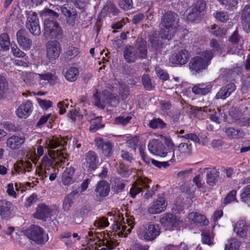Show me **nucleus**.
Masks as SVG:
<instances>
[{"instance_id": "1", "label": "nucleus", "mask_w": 250, "mask_h": 250, "mask_svg": "<svg viewBox=\"0 0 250 250\" xmlns=\"http://www.w3.org/2000/svg\"><path fill=\"white\" fill-rule=\"evenodd\" d=\"M177 14L168 11L162 16L160 23L162 38L170 40L175 35L180 25Z\"/></svg>"}, {"instance_id": "2", "label": "nucleus", "mask_w": 250, "mask_h": 250, "mask_svg": "<svg viewBox=\"0 0 250 250\" xmlns=\"http://www.w3.org/2000/svg\"><path fill=\"white\" fill-rule=\"evenodd\" d=\"M43 14L44 16L51 17V18H49L44 20L43 35L46 38L50 39L61 38L62 30L58 23L54 19L58 18L59 14L49 8L44 9Z\"/></svg>"}, {"instance_id": "3", "label": "nucleus", "mask_w": 250, "mask_h": 250, "mask_svg": "<svg viewBox=\"0 0 250 250\" xmlns=\"http://www.w3.org/2000/svg\"><path fill=\"white\" fill-rule=\"evenodd\" d=\"M211 51L203 52L201 56L192 58L189 62V68L193 73H199L206 69L208 63L213 57Z\"/></svg>"}, {"instance_id": "4", "label": "nucleus", "mask_w": 250, "mask_h": 250, "mask_svg": "<svg viewBox=\"0 0 250 250\" xmlns=\"http://www.w3.org/2000/svg\"><path fill=\"white\" fill-rule=\"evenodd\" d=\"M23 233L27 238L38 244H43L48 240L47 234L44 233L42 229L37 225H31L24 230Z\"/></svg>"}, {"instance_id": "5", "label": "nucleus", "mask_w": 250, "mask_h": 250, "mask_svg": "<svg viewBox=\"0 0 250 250\" xmlns=\"http://www.w3.org/2000/svg\"><path fill=\"white\" fill-rule=\"evenodd\" d=\"M26 27L30 32L34 36H39L41 34V28L37 14L32 11L28 12Z\"/></svg>"}, {"instance_id": "6", "label": "nucleus", "mask_w": 250, "mask_h": 250, "mask_svg": "<svg viewBox=\"0 0 250 250\" xmlns=\"http://www.w3.org/2000/svg\"><path fill=\"white\" fill-rule=\"evenodd\" d=\"M206 5V3L203 0H198L195 5L189 10L187 14V20L190 22H193L197 18L204 15Z\"/></svg>"}, {"instance_id": "7", "label": "nucleus", "mask_w": 250, "mask_h": 250, "mask_svg": "<svg viewBox=\"0 0 250 250\" xmlns=\"http://www.w3.org/2000/svg\"><path fill=\"white\" fill-rule=\"evenodd\" d=\"M148 149L150 153L161 157H165L167 154L166 147L158 140H150L148 144Z\"/></svg>"}, {"instance_id": "8", "label": "nucleus", "mask_w": 250, "mask_h": 250, "mask_svg": "<svg viewBox=\"0 0 250 250\" xmlns=\"http://www.w3.org/2000/svg\"><path fill=\"white\" fill-rule=\"evenodd\" d=\"M47 56L50 60H55L60 54L61 47L57 41L48 42L46 44Z\"/></svg>"}, {"instance_id": "9", "label": "nucleus", "mask_w": 250, "mask_h": 250, "mask_svg": "<svg viewBox=\"0 0 250 250\" xmlns=\"http://www.w3.org/2000/svg\"><path fill=\"white\" fill-rule=\"evenodd\" d=\"M160 221L168 230H172L179 225L178 219L175 215L171 213L163 214Z\"/></svg>"}, {"instance_id": "10", "label": "nucleus", "mask_w": 250, "mask_h": 250, "mask_svg": "<svg viewBox=\"0 0 250 250\" xmlns=\"http://www.w3.org/2000/svg\"><path fill=\"white\" fill-rule=\"evenodd\" d=\"M109 191L110 185L106 181L102 180L99 182L95 189L97 200L99 202L103 201L108 196Z\"/></svg>"}, {"instance_id": "11", "label": "nucleus", "mask_w": 250, "mask_h": 250, "mask_svg": "<svg viewBox=\"0 0 250 250\" xmlns=\"http://www.w3.org/2000/svg\"><path fill=\"white\" fill-rule=\"evenodd\" d=\"M58 212V208L56 206L50 208L45 205L40 204L37 208L36 217L40 219H43L49 216H53Z\"/></svg>"}, {"instance_id": "12", "label": "nucleus", "mask_w": 250, "mask_h": 250, "mask_svg": "<svg viewBox=\"0 0 250 250\" xmlns=\"http://www.w3.org/2000/svg\"><path fill=\"white\" fill-rule=\"evenodd\" d=\"M189 52L186 49H182L177 53L172 54L169 58L171 63L175 64L183 65L188 60Z\"/></svg>"}, {"instance_id": "13", "label": "nucleus", "mask_w": 250, "mask_h": 250, "mask_svg": "<svg viewBox=\"0 0 250 250\" xmlns=\"http://www.w3.org/2000/svg\"><path fill=\"white\" fill-rule=\"evenodd\" d=\"M161 233V229L159 225L150 223L146 228L144 238L147 241H153Z\"/></svg>"}, {"instance_id": "14", "label": "nucleus", "mask_w": 250, "mask_h": 250, "mask_svg": "<svg viewBox=\"0 0 250 250\" xmlns=\"http://www.w3.org/2000/svg\"><path fill=\"white\" fill-rule=\"evenodd\" d=\"M17 42L19 45L24 50L30 49L32 42L27 37V32L25 29H20L17 32Z\"/></svg>"}, {"instance_id": "15", "label": "nucleus", "mask_w": 250, "mask_h": 250, "mask_svg": "<svg viewBox=\"0 0 250 250\" xmlns=\"http://www.w3.org/2000/svg\"><path fill=\"white\" fill-rule=\"evenodd\" d=\"M150 182L151 180L146 178L138 179L130 189V194L131 197L134 198L137 194L143 191V188H148V184Z\"/></svg>"}, {"instance_id": "16", "label": "nucleus", "mask_w": 250, "mask_h": 250, "mask_svg": "<svg viewBox=\"0 0 250 250\" xmlns=\"http://www.w3.org/2000/svg\"><path fill=\"white\" fill-rule=\"evenodd\" d=\"M138 59L143 60L147 58V48L146 42L142 38L138 39L133 46Z\"/></svg>"}, {"instance_id": "17", "label": "nucleus", "mask_w": 250, "mask_h": 250, "mask_svg": "<svg viewBox=\"0 0 250 250\" xmlns=\"http://www.w3.org/2000/svg\"><path fill=\"white\" fill-rule=\"evenodd\" d=\"M13 210V204L6 200L0 199V216L2 219L8 220Z\"/></svg>"}, {"instance_id": "18", "label": "nucleus", "mask_w": 250, "mask_h": 250, "mask_svg": "<svg viewBox=\"0 0 250 250\" xmlns=\"http://www.w3.org/2000/svg\"><path fill=\"white\" fill-rule=\"evenodd\" d=\"M167 206L164 197L160 196L148 208V211L151 214L159 213L165 209Z\"/></svg>"}, {"instance_id": "19", "label": "nucleus", "mask_w": 250, "mask_h": 250, "mask_svg": "<svg viewBox=\"0 0 250 250\" xmlns=\"http://www.w3.org/2000/svg\"><path fill=\"white\" fill-rule=\"evenodd\" d=\"M85 162L84 165L88 170H95L99 163V159L97 154L93 151H89L85 155Z\"/></svg>"}, {"instance_id": "20", "label": "nucleus", "mask_w": 250, "mask_h": 250, "mask_svg": "<svg viewBox=\"0 0 250 250\" xmlns=\"http://www.w3.org/2000/svg\"><path fill=\"white\" fill-rule=\"evenodd\" d=\"M96 146L97 148L102 150V152L106 157L112 155L113 150V145L109 142H104L103 139L98 138L95 139Z\"/></svg>"}, {"instance_id": "21", "label": "nucleus", "mask_w": 250, "mask_h": 250, "mask_svg": "<svg viewBox=\"0 0 250 250\" xmlns=\"http://www.w3.org/2000/svg\"><path fill=\"white\" fill-rule=\"evenodd\" d=\"M235 89L236 85L234 83H230L227 84L220 88L216 94L215 98L217 99L224 100L228 97Z\"/></svg>"}, {"instance_id": "22", "label": "nucleus", "mask_w": 250, "mask_h": 250, "mask_svg": "<svg viewBox=\"0 0 250 250\" xmlns=\"http://www.w3.org/2000/svg\"><path fill=\"white\" fill-rule=\"evenodd\" d=\"M32 103L29 101L25 102L21 104L16 110L19 118H26L32 112Z\"/></svg>"}, {"instance_id": "23", "label": "nucleus", "mask_w": 250, "mask_h": 250, "mask_svg": "<svg viewBox=\"0 0 250 250\" xmlns=\"http://www.w3.org/2000/svg\"><path fill=\"white\" fill-rule=\"evenodd\" d=\"M233 229L237 235L244 238L246 237L248 232L250 231V226L246 225L244 221L239 220L235 224Z\"/></svg>"}, {"instance_id": "24", "label": "nucleus", "mask_w": 250, "mask_h": 250, "mask_svg": "<svg viewBox=\"0 0 250 250\" xmlns=\"http://www.w3.org/2000/svg\"><path fill=\"white\" fill-rule=\"evenodd\" d=\"M25 141V138L17 135H12L9 137L6 141L7 146L11 149L20 148Z\"/></svg>"}, {"instance_id": "25", "label": "nucleus", "mask_w": 250, "mask_h": 250, "mask_svg": "<svg viewBox=\"0 0 250 250\" xmlns=\"http://www.w3.org/2000/svg\"><path fill=\"white\" fill-rule=\"evenodd\" d=\"M123 56L125 60L128 63L135 62L137 59L135 50L133 46H126L123 51Z\"/></svg>"}, {"instance_id": "26", "label": "nucleus", "mask_w": 250, "mask_h": 250, "mask_svg": "<svg viewBox=\"0 0 250 250\" xmlns=\"http://www.w3.org/2000/svg\"><path fill=\"white\" fill-rule=\"evenodd\" d=\"M242 24L244 29L247 32L250 30V5H246L242 14Z\"/></svg>"}, {"instance_id": "27", "label": "nucleus", "mask_w": 250, "mask_h": 250, "mask_svg": "<svg viewBox=\"0 0 250 250\" xmlns=\"http://www.w3.org/2000/svg\"><path fill=\"white\" fill-rule=\"evenodd\" d=\"M100 242L98 244V242H96L94 244L95 245H98L101 246L102 245L105 247L102 248L99 250H109L114 249L116 247V244L112 240V238L108 236V234H107V237L104 236V239L102 240L100 239L98 240Z\"/></svg>"}, {"instance_id": "28", "label": "nucleus", "mask_w": 250, "mask_h": 250, "mask_svg": "<svg viewBox=\"0 0 250 250\" xmlns=\"http://www.w3.org/2000/svg\"><path fill=\"white\" fill-rule=\"evenodd\" d=\"M211 89L212 85L210 84L199 83L192 88V91L195 94L205 95L208 93Z\"/></svg>"}, {"instance_id": "29", "label": "nucleus", "mask_w": 250, "mask_h": 250, "mask_svg": "<svg viewBox=\"0 0 250 250\" xmlns=\"http://www.w3.org/2000/svg\"><path fill=\"white\" fill-rule=\"evenodd\" d=\"M73 167H67L62 174V180L64 185H68L73 181V176L75 173Z\"/></svg>"}, {"instance_id": "30", "label": "nucleus", "mask_w": 250, "mask_h": 250, "mask_svg": "<svg viewBox=\"0 0 250 250\" xmlns=\"http://www.w3.org/2000/svg\"><path fill=\"white\" fill-rule=\"evenodd\" d=\"M89 210L85 206L79 210L75 211L73 214V222L77 224H81L83 220L84 217L87 214Z\"/></svg>"}, {"instance_id": "31", "label": "nucleus", "mask_w": 250, "mask_h": 250, "mask_svg": "<svg viewBox=\"0 0 250 250\" xmlns=\"http://www.w3.org/2000/svg\"><path fill=\"white\" fill-rule=\"evenodd\" d=\"M219 176V172L215 168H213L208 171L206 175L207 183L210 186H214L217 181V178Z\"/></svg>"}, {"instance_id": "32", "label": "nucleus", "mask_w": 250, "mask_h": 250, "mask_svg": "<svg viewBox=\"0 0 250 250\" xmlns=\"http://www.w3.org/2000/svg\"><path fill=\"white\" fill-rule=\"evenodd\" d=\"M188 217L194 223L200 225H207L208 224V221L207 220L206 216L204 215L192 212L189 214Z\"/></svg>"}, {"instance_id": "33", "label": "nucleus", "mask_w": 250, "mask_h": 250, "mask_svg": "<svg viewBox=\"0 0 250 250\" xmlns=\"http://www.w3.org/2000/svg\"><path fill=\"white\" fill-rule=\"evenodd\" d=\"M79 74V71L78 68L71 67H70L64 73V77L69 82L75 81Z\"/></svg>"}, {"instance_id": "34", "label": "nucleus", "mask_w": 250, "mask_h": 250, "mask_svg": "<svg viewBox=\"0 0 250 250\" xmlns=\"http://www.w3.org/2000/svg\"><path fill=\"white\" fill-rule=\"evenodd\" d=\"M225 132L228 136L232 138H238L244 136V132L240 129H235L233 127H227L225 128Z\"/></svg>"}, {"instance_id": "35", "label": "nucleus", "mask_w": 250, "mask_h": 250, "mask_svg": "<svg viewBox=\"0 0 250 250\" xmlns=\"http://www.w3.org/2000/svg\"><path fill=\"white\" fill-rule=\"evenodd\" d=\"M67 142L62 138L59 140L58 138H53L48 140L47 143L49 148L54 149L62 146H64L67 145Z\"/></svg>"}, {"instance_id": "36", "label": "nucleus", "mask_w": 250, "mask_h": 250, "mask_svg": "<svg viewBox=\"0 0 250 250\" xmlns=\"http://www.w3.org/2000/svg\"><path fill=\"white\" fill-rule=\"evenodd\" d=\"M149 126L153 129H163L166 127V124L160 118H154L149 123Z\"/></svg>"}, {"instance_id": "37", "label": "nucleus", "mask_w": 250, "mask_h": 250, "mask_svg": "<svg viewBox=\"0 0 250 250\" xmlns=\"http://www.w3.org/2000/svg\"><path fill=\"white\" fill-rule=\"evenodd\" d=\"M10 42L9 36L7 33H3L0 36V45L4 50H8L9 49Z\"/></svg>"}, {"instance_id": "38", "label": "nucleus", "mask_w": 250, "mask_h": 250, "mask_svg": "<svg viewBox=\"0 0 250 250\" xmlns=\"http://www.w3.org/2000/svg\"><path fill=\"white\" fill-rule=\"evenodd\" d=\"M240 246V242L236 238H231L226 245L225 250H238Z\"/></svg>"}, {"instance_id": "39", "label": "nucleus", "mask_w": 250, "mask_h": 250, "mask_svg": "<svg viewBox=\"0 0 250 250\" xmlns=\"http://www.w3.org/2000/svg\"><path fill=\"white\" fill-rule=\"evenodd\" d=\"M40 78L42 80H47L51 85H54L57 83L58 78L57 76L50 73L43 74H38Z\"/></svg>"}, {"instance_id": "40", "label": "nucleus", "mask_w": 250, "mask_h": 250, "mask_svg": "<svg viewBox=\"0 0 250 250\" xmlns=\"http://www.w3.org/2000/svg\"><path fill=\"white\" fill-rule=\"evenodd\" d=\"M125 187V184L119 179H116L114 184L112 185L111 189L114 193L117 194L123 191Z\"/></svg>"}, {"instance_id": "41", "label": "nucleus", "mask_w": 250, "mask_h": 250, "mask_svg": "<svg viewBox=\"0 0 250 250\" xmlns=\"http://www.w3.org/2000/svg\"><path fill=\"white\" fill-rule=\"evenodd\" d=\"M101 120V117H97L96 119L91 120V125L89 127V130L91 131L94 132L99 129L103 127L104 125L100 124Z\"/></svg>"}, {"instance_id": "42", "label": "nucleus", "mask_w": 250, "mask_h": 250, "mask_svg": "<svg viewBox=\"0 0 250 250\" xmlns=\"http://www.w3.org/2000/svg\"><path fill=\"white\" fill-rule=\"evenodd\" d=\"M210 32L215 37L221 38L226 35V30L224 28L218 27L217 26L211 25Z\"/></svg>"}, {"instance_id": "43", "label": "nucleus", "mask_w": 250, "mask_h": 250, "mask_svg": "<svg viewBox=\"0 0 250 250\" xmlns=\"http://www.w3.org/2000/svg\"><path fill=\"white\" fill-rule=\"evenodd\" d=\"M142 83L145 88L147 90H151L153 86L151 83L150 76L148 74H144L142 77Z\"/></svg>"}, {"instance_id": "44", "label": "nucleus", "mask_w": 250, "mask_h": 250, "mask_svg": "<svg viewBox=\"0 0 250 250\" xmlns=\"http://www.w3.org/2000/svg\"><path fill=\"white\" fill-rule=\"evenodd\" d=\"M95 227L101 228L102 229L104 228L109 225L108 220L104 217L97 218L94 223Z\"/></svg>"}, {"instance_id": "45", "label": "nucleus", "mask_w": 250, "mask_h": 250, "mask_svg": "<svg viewBox=\"0 0 250 250\" xmlns=\"http://www.w3.org/2000/svg\"><path fill=\"white\" fill-rule=\"evenodd\" d=\"M8 89V83L4 77L0 76V98L3 97Z\"/></svg>"}, {"instance_id": "46", "label": "nucleus", "mask_w": 250, "mask_h": 250, "mask_svg": "<svg viewBox=\"0 0 250 250\" xmlns=\"http://www.w3.org/2000/svg\"><path fill=\"white\" fill-rule=\"evenodd\" d=\"M72 195H67L64 199L62 206L63 209L65 211H68L74 203V199H72Z\"/></svg>"}, {"instance_id": "47", "label": "nucleus", "mask_w": 250, "mask_h": 250, "mask_svg": "<svg viewBox=\"0 0 250 250\" xmlns=\"http://www.w3.org/2000/svg\"><path fill=\"white\" fill-rule=\"evenodd\" d=\"M79 53L78 49L73 46H69L65 53V56L67 59L70 60L76 56Z\"/></svg>"}, {"instance_id": "48", "label": "nucleus", "mask_w": 250, "mask_h": 250, "mask_svg": "<svg viewBox=\"0 0 250 250\" xmlns=\"http://www.w3.org/2000/svg\"><path fill=\"white\" fill-rule=\"evenodd\" d=\"M149 41L150 42L151 46L154 48L156 50H160L162 48V42L154 36L149 37Z\"/></svg>"}, {"instance_id": "49", "label": "nucleus", "mask_w": 250, "mask_h": 250, "mask_svg": "<svg viewBox=\"0 0 250 250\" xmlns=\"http://www.w3.org/2000/svg\"><path fill=\"white\" fill-rule=\"evenodd\" d=\"M240 196L242 200L245 202L250 199V185L243 189Z\"/></svg>"}, {"instance_id": "50", "label": "nucleus", "mask_w": 250, "mask_h": 250, "mask_svg": "<svg viewBox=\"0 0 250 250\" xmlns=\"http://www.w3.org/2000/svg\"><path fill=\"white\" fill-rule=\"evenodd\" d=\"M242 68L240 66L236 67L233 69H229L227 72L228 77L232 80L234 79L241 73Z\"/></svg>"}, {"instance_id": "51", "label": "nucleus", "mask_w": 250, "mask_h": 250, "mask_svg": "<svg viewBox=\"0 0 250 250\" xmlns=\"http://www.w3.org/2000/svg\"><path fill=\"white\" fill-rule=\"evenodd\" d=\"M106 100L107 103L112 106L116 107L119 103V101L117 97L112 94H109Z\"/></svg>"}, {"instance_id": "52", "label": "nucleus", "mask_w": 250, "mask_h": 250, "mask_svg": "<svg viewBox=\"0 0 250 250\" xmlns=\"http://www.w3.org/2000/svg\"><path fill=\"white\" fill-rule=\"evenodd\" d=\"M117 169L119 174L123 177H126L130 174L129 171L123 164H119Z\"/></svg>"}, {"instance_id": "53", "label": "nucleus", "mask_w": 250, "mask_h": 250, "mask_svg": "<svg viewBox=\"0 0 250 250\" xmlns=\"http://www.w3.org/2000/svg\"><path fill=\"white\" fill-rule=\"evenodd\" d=\"M119 6L124 9L128 10L132 7V0H118Z\"/></svg>"}, {"instance_id": "54", "label": "nucleus", "mask_w": 250, "mask_h": 250, "mask_svg": "<svg viewBox=\"0 0 250 250\" xmlns=\"http://www.w3.org/2000/svg\"><path fill=\"white\" fill-rule=\"evenodd\" d=\"M236 190H232L230 191L225 197L224 201V204H229L231 202L235 201L236 200Z\"/></svg>"}, {"instance_id": "55", "label": "nucleus", "mask_w": 250, "mask_h": 250, "mask_svg": "<svg viewBox=\"0 0 250 250\" xmlns=\"http://www.w3.org/2000/svg\"><path fill=\"white\" fill-rule=\"evenodd\" d=\"M215 18L218 20L224 22L228 19V16L227 14L224 12H216L213 14Z\"/></svg>"}, {"instance_id": "56", "label": "nucleus", "mask_w": 250, "mask_h": 250, "mask_svg": "<svg viewBox=\"0 0 250 250\" xmlns=\"http://www.w3.org/2000/svg\"><path fill=\"white\" fill-rule=\"evenodd\" d=\"M156 72L157 76L161 79L163 80H167L168 78V75L165 70L160 69V68H156Z\"/></svg>"}, {"instance_id": "57", "label": "nucleus", "mask_w": 250, "mask_h": 250, "mask_svg": "<svg viewBox=\"0 0 250 250\" xmlns=\"http://www.w3.org/2000/svg\"><path fill=\"white\" fill-rule=\"evenodd\" d=\"M62 13L66 17L73 13L75 10L71 11L70 7H69L68 4H64L61 7Z\"/></svg>"}, {"instance_id": "58", "label": "nucleus", "mask_w": 250, "mask_h": 250, "mask_svg": "<svg viewBox=\"0 0 250 250\" xmlns=\"http://www.w3.org/2000/svg\"><path fill=\"white\" fill-rule=\"evenodd\" d=\"M76 15H77L76 12L73 11V13H72L71 14L66 17L67 23L69 26H71L72 27L74 26L75 21H76Z\"/></svg>"}, {"instance_id": "59", "label": "nucleus", "mask_w": 250, "mask_h": 250, "mask_svg": "<svg viewBox=\"0 0 250 250\" xmlns=\"http://www.w3.org/2000/svg\"><path fill=\"white\" fill-rule=\"evenodd\" d=\"M11 50L13 55L17 57L23 58L25 57V54L21 51L16 45L11 47Z\"/></svg>"}, {"instance_id": "60", "label": "nucleus", "mask_w": 250, "mask_h": 250, "mask_svg": "<svg viewBox=\"0 0 250 250\" xmlns=\"http://www.w3.org/2000/svg\"><path fill=\"white\" fill-rule=\"evenodd\" d=\"M202 241L204 244L210 245L213 244L210 235L208 232H203L202 233Z\"/></svg>"}, {"instance_id": "61", "label": "nucleus", "mask_w": 250, "mask_h": 250, "mask_svg": "<svg viewBox=\"0 0 250 250\" xmlns=\"http://www.w3.org/2000/svg\"><path fill=\"white\" fill-rule=\"evenodd\" d=\"M37 100L40 106L43 108L47 109L52 106V103L51 101L42 100L39 98L37 99Z\"/></svg>"}, {"instance_id": "62", "label": "nucleus", "mask_w": 250, "mask_h": 250, "mask_svg": "<svg viewBox=\"0 0 250 250\" xmlns=\"http://www.w3.org/2000/svg\"><path fill=\"white\" fill-rule=\"evenodd\" d=\"M191 149V145L188 146L187 143H181L178 146V150L182 153H188Z\"/></svg>"}, {"instance_id": "63", "label": "nucleus", "mask_w": 250, "mask_h": 250, "mask_svg": "<svg viewBox=\"0 0 250 250\" xmlns=\"http://www.w3.org/2000/svg\"><path fill=\"white\" fill-rule=\"evenodd\" d=\"M131 119V117L129 116H127L125 118L119 116L115 119V122L116 124L125 125L129 122Z\"/></svg>"}, {"instance_id": "64", "label": "nucleus", "mask_w": 250, "mask_h": 250, "mask_svg": "<svg viewBox=\"0 0 250 250\" xmlns=\"http://www.w3.org/2000/svg\"><path fill=\"white\" fill-rule=\"evenodd\" d=\"M131 250H147L148 249V246H143L139 243H134L131 245Z\"/></svg>"}]
</instances>
